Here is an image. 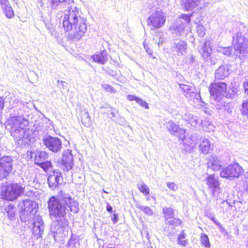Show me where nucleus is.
<instances>
[{"label":"nucleus","mask_w":248,"mask_h":248,"mask_svg":"<svg viewBox=\"0 0 248 248\" xmlns=\"http://www.w3.org/2000/svg\"><path fill=\"white\" fill-rule=\"evenodd\" d=\"M48 208L50 217L53 219L51 230L54 234H60L61 237L68 232V223L66 219V210L75 213L79 210L78 202L69 194L62 192L57 197H51L48 201Z\"/></svg>","instance_id":"1"},{"label":"nucleus","mask_w":248,"mask_h":248,"mask_svg":"<svg viewBox=\"0 0 248 248\" xmlns=\"http://www.w3.org/2000/svg\"><path fill=\"white\" fill-rule=\"evenodd\" d=\"M80 12L75 6L72 5L66 11L63 18V27L68 31V38L71 41L80 40L87 31L86 20L81 17Z\"/></svg>","instance_id":"2"},{"label":"nucleus","mask_w":248,"mask_h":248,"mask_svg":"<svg viewBox=\"0 0 248 248\" xmlns=\"http://www.w3.org/2000/svg\"><path fill=\"white\" fill-rule=\"evenodd\" d=\"M227 84L223 82H215L211 85L210 93L211 98L218 101L222 96L227 98H232L236 94V92L231 89L227 90Z\"/></svg>","instance_id":"3"},{"label":"nucleus","mask_w":248,"mask_h":248,"mask_svg":"<svg viewBox=\"0 0 248 248\" xmlns=\"http://www.w3.org/2000/svg\"><path fill=\"white\" fill-rule=\"evenodd\" d=\"M235 54L240 59H245L248 53V40L240 32L232 37Z\"/></svg>","instance_id":"4"},{"label":"nucleus","mask_w":248,"mask_h":248,"mask_svg":"<svg viewBox=\"0 0 248 248\" xmlns=\"http://www.w3.org/2000/svg\"><path fill=\"white\" fill-rule=\"evenodd\" d=\"M21 208L20 218L22 222L29 221L32 217L36 215L37 205L35 202L31 200H25L20 203Z\"/></svg>","instance_id":"5"},{"label":"nucleus","mask_w":248,"mask_h":248,"mask_svg":"<svg viewBox=\"0 0 248 248\" xmlns=\"http://www.w3.org/2000/svg\"><path fill=\"white\" fill-rule=\"evenodd\" d=\"M23 187L20 184H12L1 187V195L8 201L16 199L23 192Z\"/></svg>","instance_id":"6"},{"label":"nucleus","mask_w":248,"mask_h":248,"mask_svg":"<svg viewBox=\"0 0 248 248\" xmlns=\"http://www.w3.org/2000/svg\"><path fill=\"white\" fill-rule=\"evenodd\" d=\"M191 22L190 16L182 15L174 23L171 24L169 28L170 33L173 36L181 35L185 28Z\"/></svg>","instance_id":"7"},{"label":"nucleus","mask_w":248,"mask_h":248,"mask_svg":"<svg viewBox=\"0 0 248 248\" xmlns=\"http://www.w3.org/2000/svg\"><path fill=\"white\" fill-rule=\"evenodd\" d=\"M166 20V15L161 10H158L151 14L148 18V25L153 29H158L163 27Z\"/></svg>","instance_id":"8"},{"label":"nucleus","mask_w":248,"mask_h":248,"mask_svg":"<svg viewBox=\"0 0 248 248\" xmlns=\"http://www.w3.org/2000/svg\"><path fill=\"white\" fill-rule=\"evenodd\" d=\"M243 172V169L238 164L230 165L222 169L220 171V176L222 178L232 179L238 178Z\"/></svg>","instance_id":"9"},{"label":"nucleus","mask_w":248,"mask_h":248,"mask_svg":"<svg viewBox=\"0 0 248 248\" xmlns=\"http://www.w3.org/2000/svg\"><path fill=\"white\" fill-rule=\"evenodd\" d=\"M28 125V121L22 116H10L7 121V126L9 127L11 133Z\"/></svg>","instance_id":"10"},{"label":"nucleus","mask_w":248,"mask_h":248,"mask_svg":"<svg viewBox=\"0 0 248 248\" xmlns=\"http://www.w3.org/2000/svg\"><path fill=\"white\" fill-rule=\"evenodd\" d=\"M43 141L44 145L53 152L57 153L62 149V141L57 137L45 135L43 137Z\"/></svg>","instance_id":"11"},{"label":"nucleus","mask_w":248,"mask_h":248,"mask_svg":"<svg viewBox=\"0 0 248 248\" xmlns=\"http://www.w3.org/2000/svg\"><path fill=\"white\" fill-rule=\"evenodd\" d=\"M205 181L208 188L211 192L213 197L217 198L221 192L218 178L216 177L214 174H209L207 177Z\"/></svg>","instance_id":"12"},{"label":"nucleus","mask_w":248,"mask_h":248,"mask_svg":"<svg viewBox=\"0 0 248 248\" xmlns=\"http://www.w3.org/2000/svg\"><path fill=\"white\" fill-rule=\"evenodd\" d=\"M212 46L211 43L209 41H206L202 45L199 51L205 61L209 62L211 65H214L217 63V59L214 58V55H211Z\"/></svg>","instance_id":"13"},{"label":"nucleus","mask_w":248,"mask_h":248,"mask_svg":"<svg viewBox=\"0 0 248 248\" xmlns=\"http://www.w3.org/2000/svg\"><path fill=\"white\" fill-rule=\"evenodd\" d=\"M31 223L33 225L32 232L34 235L41 237L45 228L44 221L42 217L36 214L32 217Z\"/></svg>","instance_id":"14"},{"label":"nucleus","mask_w":248,"mask_h":248,"mask_svg":"<svg viewBox=\"0 0 248 248\" xmlns=\"http://www.w3.org/2000/svg\"><path fill=\"white\" fill-rule=\"evenodd\" d=\"M73 165V157L71 151L65 150L62 155V163L60 167L64 171H68L71 170Z\"/></svg>","instance_id":"15"},{"label":"nucleus","mask_w":248,"mask_h":248,"mask_svg":"<svg viewBox=\"0 0 248 248\" xmlns=\"http://www.w3.org/2000/svg\"><path fill=\"white\" fill-rule=\"evenodd\" d=\"M47 182L49 187L53 190L58 188L62 183L61 172L54 171L48 177Z\"/></svg>","instance_id":"16"},{"label":"nucleus","mask_w":248,"mask_h":248,"mask_svg":"<svg viewBox=\"0 0 248 248\" xmlns=\"http://www.w3.org/2000/svg\"><path fill=\"white\" fill-rule=\"evenodd\" d=\"M179 87L182 90L183 94L187 98H196L197 100L201 98L200 93L195 92V88L184 84H180Z\"/></svg>","instance_id":"17"},{"label":"nucleus","mask_w":248,"mask_h":248,"mask_svg":"<svg viewBox=\"0 0 248 248\" xmlns=\"http://www.w3.org/2000/svg\"><path fill=\"white\" fill-rule=\"evenodd\" d=\"M11 135L18 142V144H26L27 143V140L29 137V133L28 131L25 129V128H22L13 132Z\"/></svg>","instance_id":"18"},{"label":"nucleus","mask_w":248,"mask_h":248,"mask_svg":"<svg viewBox=\"0 0 248 248\" xmlns=\"http://www.w3.org/2000/svg\"><path fill=\"white\" fill-rule=\"evenodd\" d=\"M207 165L208 169L213 171H218L222 167L223 162L218 157L212 155L209 156Z\"/></svg>","instance_id":"19"},{"label":"nucleus","mask_w":248,"mask_h":248,"mask_svg":"<svg viewBox=\"0 0 248 248\" xmlns=\"http://www.w3.org/2000/svg\"><path fill=\"white\" fill-rule=\"evenodd\" d=\"M13 160L9 156H4L0 159V167L3 169L2 177H6L12 169Z\"/></svg>","instance_id":"20"},{"label":"nucleus","mask_w":248,"mask_h":248,"mask_svg":"<svg viewBox=\"0 0 248 248\" xmlns=\"http://www.w3.org/2000/svg\"><path fill=\"white\" fill-rule=\"evenodd\" d=\"M187 50V44L184 41L180 40H175L171 50L174 53L178 55H184L186 53Z\"/></svg>","instance_id":"21"},{"label":"nucleus","mask_w":248,"mask_h":248,"mask_svg":"<svg viewBox=\"0 0 248 248\" xmlns=\"http://www.w3.org/2000/svg\"><path fill=\"white\" fill-rule=\"evenodd\" d=\"M199 143V150L204 155L208 154L212 149V143L210 140L205 137L201 138Z\"/></svg>","instance_id":"22"},{"label":"nucleus","mask_w":248,"mask_h":248,"mask_svg":"<svg viewBox=\"0 0 248 248\" xmlns=\"http://www.w3.org/2000/svg\"><path fill=\"white\" fill-rule=\"evenodd\" d=\"M198 139L199 138L196 135H191L185 138L183 142L186 150L187 151H192L196 147Z\"/></svg>","instance_id":"23"},{"label":"nucleus","mask_w":248,"mask_h":248,"mask_svg":"<svg viewBox=\"0 0 248 248\" xmlns=\"http://www.w3.org/2000/svg\"><path fill=\"white\" fill-rule=\"evenodd\" d=\"M230 74V70L227 65L219 66L215 71V77L216 79H223Z\"/></svg>","instance_id":"24"},{"label":"nucleus","mask_w":248,"mask_h":248,"mask_svg":"<svg viewBox=\"0 0 248 248\" xmlns=\"http://www.w3.org/2000/svg\"><path fill=\"white\" fill-rule=\"evenodd\" d=\"M31 157H34V161L37 165L46 160L48 157V155L45 151H37L31 153Z\"/></svg>","instance_id":"25"},{"label":"nucleus","mask_w":248,"mask_h":248,"mask_svg":"<svg viewBox=\"0 0 248 248\" xmlns=\"http://www.w3.org/2000/svg\"><path fill=\"white\" fill-rule=\"evenodd\" d=\"M202 0H185L183 7L186 11H192L196 7L202 8L201 6Z\"/></svg>","instance_id":"26"},{"label":"nucleus","mask_w":248,"mask_h":248,"mask_svg":"<svg viewBox=\"0 0 248 248\" xmlns=\"http://www.w3.org/2000/svg\"><path fill=\"white\" fill-rule=\"evenodd\" d=\"M0 4L6 17L11 18L14 15V12L8 0H0Z\"/></svg>","instance_id":"27"},{"label":"nucleus","mask_w":248,"mask_h":248,"mask_svg":"<svg viewBox=\"0 0 248 248\" xmlns=\"http://www.w3.org/2000/svg\"><path fill=\"white\" fill-rule=\"evenodd\" d=\"M108 54L106 50L96 53L92 56L93 60L99 64H104L107 61Z\"/></svg>","instance_id":"28"},{"label":"nucleus","mask_w":248,"mask_h":248,"mask_svg":"<svg viewBox=\"0 0 248 248\" xmlns=\"http://www.w3.org/2000/svg\"><path fill=\"white\" fill-rule=\"evenodd\" d=\"M166 127L172 135L176 136L182 131V129H180L177 124L171 121L166 123Z\"/></svg>","instance_id":"29"},{"label":"nucleus","mask_w":248,"mask_h":248,"mask_svg":"<svg viewBox=\"0 0 248 248\" xmlns=\"http://www.w3.org/2000/svg\"><path fill=\"white\" fill-rule=\"evenodd\" d=\"M81 121L83 124L89 127L92 124V120L88 111L84 110L81 114Z\"/></svg>","instance_id":"30"},{"label":"nucleus","mask_w":248,"mask_h":248,"mask_svg":"<svg viewBox=\"0 0 248 248\" xmlns=\"http://www.w3.org/2000/svg\"><path fill=\"white\" fill-rule=\"evenodd\" d=\"M163 213L164 215L166 222L170 219L173 218L174 216L173 210L171 207H164L163 208Z\"/></svg>","instance_id":"31"},{"label":"nucleus","mask_w":248,"mask_h":248,"mask_svg":"<svg viewBox=\"0 0 248 248\" xmlns=\"http://www.w3.org/2000/svg\"><path fill=\"white\" fill-rule=\"evenodd\" d=\"M201 124L204 131L210 132L214 130L215 126L209 121H202Z\"/></svg>","instance_id":"32"},{"label":"nucleus","mask_w":248,"mask_h":248,"mask_svg":"<svg viewBox=\"0 0 248 248\" xmlns=\"http://www.w3.org/2000/svg\"><path fill=\"white\" fill-rule=\"evenodd\" d=\"M8 203V202H7ZM7 207L5 209V211L7 213V216L9 218L12 219L14 217L15 214V207L12 204H7Z\"/></svg>","instance_id":"33"},{"label":"nucleus","mask_w":248,"mask_h":248,"mask_svg":"<svg viewBox=\"0 0 248 248\" xmlns=\"http://www.w3.org/2000/svg\"><path fill=\"white\" fill-rule=\"evenodd\" d=\"M217 50L218 52L221 53L227 56H230L232 54V49L229 47L218 46Z\"/></svg>","instance_id":"34"},{"label":"nucleus","mask_w":248,"mask_h":248,"mask_svg":"<svg viewBox=\"0 0 248 248\" xmlns=\"http://www.w3.org/2000/svg\"><path fill=\"white\" fill-rule=\"evenodd\" d=\"M138 208L140 211L143 212L145 214L148 216H150L154 214V211L150 207L147 206L138 205Z\"/></svg>","instance_id":"35"},{"label":"nucleus","mask_w":248,"mask_h":248,"mask_svg":"<svg viewBox=\"0 0 248 248\" xmlns=\"http://www.w3.org/2000/svg\"><path fill=\"white\" fill-rule=\"evenodd\" d=\"M138 188L144 195L146 196L149 194V188L143 182L138 184Z\"/></svg>","instance_id":"36"},{"label":"nucleus","mask_w":248,"mask_h":248,"mask_svg":"<svg viewBox=\"0 0 248 248\" xmlns=\"http://www.w3.org/2000/svg\"><path fill=\"white\" fill-rule=\"evenodd\" d=\"M185 237L186 234L184 231H182L177 238L178 244L181 246H185L187 243V241L185 240Z\"/></svg>","instance_id":"37"},{"label":"nucleus","mask_w":248,"mask_h":248,"mask_svg":"<svg viewBox=\"0 0 248 248\" xmlns=\"http://www.w3.org/2000/svg\"><path fill=\"white\" fill-rule=\"evenodd\" d=\"M200 239L202 245H203L206 248L210 247L211 245L209 242V238L206 234L204 233H202L201 235Z\"/></svg>","instance_id":"38"},{"label":"nucleus","mask_w":248,"mask_h":248,"mask_svg":"<svg viewBox=\"0 0 248 248\" xmlns=\"http://www.w3.org/2000/svg\"><path fill=\"white\" fill-rule=\"evenodd\" d=\"M37 165L42 168L45 171H47L52 166L50 161L46 160L42 162Z\"/></svg>","instance_id":"39"},{"label":"nucleus","mask_w":248,"mask_h":248,"mask_svg":"<svg viewBox=\"0 0 248 248\" xmlns=\"http://www.w3.org/2000/svg\"><path fill=\"white\" fill-rule=\"evenodd\" d=\"M196 30L198 35L200 37H203L205 34V29L201 24H198L196 27Z\"/></svg>","instance_id":"40"},{"label":"nucleus","mask_w":248,"mask_h":248,"mask_svg":"<svg viewBox=\"0 0 248 248\" xmlns=\"http://www.w3.org/2000/svg\"><path fill=\"white\" fill-rule=\"evenodd\" d=\"M182 221L180 219L176 218H173L171 220H168L166 222V224H169L171 226H177L181 224Z\"/></svg>","instance_id":"41"},{"label":"nucleus","mask_w":248,"mask_h":248,"mask_svg":"<svg viewBox=\"0 0 248 248\" xmlns=\"http://www.w3.org/2000/svg\"><path fill=\"white\" fill-rule=\"evenodd\" d=\"M48 1L51 9H55L59 6L62 7L58 0H48Z\"/></svg>","instance_id":"42"},{"label":"nucleus","mask_w":248,"mask_h":248,"mask_svg":"<svg viewBox=\"0 0 248 248\" xmlns=\"http://www.w3.org/2000/svg\"><path fill=\"white\" fill-rule=\"evenodd\" d=\"M188 123L192 126H196L200 123H201V122H200V120H199L198 117L193 116Z\"/></svg>","instance_id":"43"},{"label":"nucleus","mask_w":248,"mask_h":248,"mask_svg":"<svg viewBox=\"0 0 248 248\" xmlns=\"http://www.w3.org/2000/svg\"><path fill=\"white\" fill-rule=\"evenodd\" d=\"M242 114L248 117V99L242 104Z\"/></svg>","instance_id":"44"},{"label":"nucleus","mask_w":248,"mask_h":248,"mask_svg":"<svg viewBox=\"0 0 248 248\" xmlns=\"http://www.w3.org/2000/svg\"><path fill=\"white\" fill-rule=\"evenodd\" d=\"M137 103H138L141 107L144 108H149V106L148 103L140 98H139L137 101Z\"/></svg>","instance_id":"45"},{"label":"nucleus","mask_w":248,"mask_h":248,"mask_svg":"<svg viewBox=\"0 0 248 248\" xmlns=\"http://www.w3.org/2000/svg\"><path fill=\"white\" fill-rule=\"evenodd\" d=\"M167 186L170 190L173 191H176L178 188L177 185L173 182H169L167 184Z\"/></svg>","instance_id":"46"},{"label":"nucleus","mask_w":248,"mask_h":248,"mask_svg":"<svg viewBox=\"0 0 248 248\" xmlns=\"http://www.w3.org/2000/svg\"><path fill=\"white\" fill-rule=\"evenodd\" d=\"M192 116L193 115L190 113L186 112L182 116V117L185 121L188 122Z\"/></svg>","instance_id":"47"},{"label":"nucleus","mask_w":248,"mask_h":248,"mask_svg":"<svg viewBox=\"0 0 248 248\" xmlns=\"http://www.w3.org/2000/svg\"><path fill=\"white\" fill-rule=\"evenodd\" d=\"M244 185L246 190L248 191V172H246L245 174Z\"/></svg>","instance_id":"48"},{"label":"nucleus","mask_w":248,"mask_h":248,"mask_svg":"<svg viewBox=\"0 0 248 248\" xmlns=\"http://www.w3.org/2000/svg\"><path fill=\"white\" fill-rule=\"evenodd\" d=\"M110 108L112 110L110 112V114L111 115L110 118L112 120H113V119L116 117L117 114L118 113V110L117 109L114 108Z\"/></svg>","instance_id":"49"},{"label":"nucleus","mask_w":248,"mask_h":248,"mask_svg":"<svg viewBox=\"0 0 248 248\" xmlns=\"http://www.w3.org/2000/svg\"><path fill=\"white\" fill-rule=\"evenodd\" d=\"M103 88L107 92H113L114 90L111 86L107 84L103 85Z\"/></svg>","instance_id":"50"},{"label":"nucleus","mask_w":248,"mask_h":248,"mask_svg":"<svg viewBox=\"0 0 248 248\" xmlns=\"http://www.w3.org/2000/svg\"><path fill=\"white\" fill-rule=\"evenodd\" d=\"M139 97H137V96H135L134 95H128L127 96V99L128 100L130 101H135L136 102L138 100V99H139Z\"/></svg>","instance_id":"51"},{"label":"nucleus","mask_w":248,"mask_h":248,"mask_svg":"<svg viewBox=\"0 0 248 248\" xmlns=\"http://www.w3.org/2000/svg\"><path fill=\"white\" fill-rule=\"evenodd\" d=\"M243 87L245 93L248 94V80L247 79H245L243 81Z\"/></svg>","instance_id":"52"},{"label":"nucleus","mask_w":248,"mask_h":248,"mask_svg":"<svg viewBox=\"0 0 248 248\" xmlns=\"http://www.w3.org/2000/svg\"><path fill=\"white\" fill-rule=\"evenodd\" d=\"M229 203L226 201H223L221 203V208L222 209L223 211H224V207H229Z\"/></svg>","instance_id":"53"},{"label":"nucleus","mask_w":248,"mask_h":248,"mask_svg":"<svg viewBox=\"0 0 248 248\" xmlns=\"http://www.w3.org/2000/svg\"><path fill=\"white\" fill-rule=\"evenodd\" d=\"M144 48L145 49L146 52L151 56L152 55V51L150 48H149L147 46H145V44H143Z\"/></svg>","instance_id":"54"},{"label":"nucleus","mask_w":248,"mask_h":248,"mask_svg":"<svg viewBox=\"0 0 248 248\" xmlns=\"http://www.w3.org/2000/svg\"><path fill=\"white\" fill-rule=\"evenodd\" d=\"M64 83L65 82L63 81H60V80H58L57 81V86L60 88L62 87V88H63Z\"/></svg>","instance_id":"55"},{"label":"nucleus","mask_w":248,"mask_h":248,"mask_svg":"<svg viewBox=\"0 0 248 248\" xmlns=\"http://www.w3.org/2000/svg\"><path fill=\"white\" fill-rule=\"evenodd\" d=\"M106 209L108 212H111L112 211V207L109 204H108L106 207Z\"/></svg>","instance_id":"56"},{"label":"nucleus","mask_w":248,"mask_h":248,"mask_svg":"<svg viewBox=\"0 0 248 248\" xmlns=\"http://www.w3.org/2000/svg\"><path fill=\"white\" fill-rule=\"evenodd\" d=\"M3 169L1 168V167H0V180H2L4 178H5L6 177H2L1 175L2 173H3Z\"/></svg>","instance_id":"57"},{"label":"nucleus","mask_w":248,"mask_h":248,"mask_svg":"<svg viewBox=\"0 0 248 248\" xmlns=\"http://www.w3.org/2000/svg\"><path fill=\"white\" fill-rule=\"evenodd\" d=\"M3 107V99L0 97V110H1Z\"/></svg>","instance_id":"58"},{"label":"nucleus","mask_w":248,"mask_h":248,"mask_svg":"<svg viewBox=\"0 0 248 248\" xmlns=\"http://www.w3.org/2000/svg\"><path fill=\"white\" fill-rule=\"evenodd\" d=\"M110 108L111 107H110L108 104H105L102 105L100 107V108Z\"/></svg>","instance_id":"59"},{"label":"nucleus","mask_w":248,"mask_h":248,"mask_svg":"<svg viewBox=\"0 0 248 248\" xmlns=\"http://www.w3.org/2000/svg\"><path fill=\"white\" fill-rule=\"evenodd\" d=\"M112 221L113 222L114 224H115L117 223L118 220H117V217L116 215H114V217L112 218Z\"/></svg>","instance_id":"60"},{"label":"nucleus","mask_w":248,"mask_h":248,"mask_svg":"<svg viewBox=\"0 0 248 248\" xmlns=\"http://www.w3.org/2000/svg\"><path fill=\"white\" fill-rule=\"evenodd\" d=\"M212 220H213V221L215 223H216V224H217V222H216V219H215V217H212Z\"/></svg>","instance_id":"61"},{"label":"nucleus","mask_w":248,"mask_h":248,"mask_svg":"<svg viewBox=\"0 0 248 248\" xmlns=\"http://www.w3.org/2000/svg\"><path fill=\"white\" fill-rule=\"evenodd\" d=\"M71 243H72V240H70L69 241V242H68V245H69V246H70V245H71Z\"/></svg>","instance_id":"62"},{"label":"nucleus","mask_w":248,"mask_h":248,"mask_svg":"<svg viewBox=\"0 0 248 248\" xmlns=\"http://www.w3.org/2000/svg\"><path fill=\"white\" fill-rule=\"evenodd\" d=\"M147 200L148 201L149 200V198H147Z\"/></svg>","instance_id":"63"}]
</instances>
